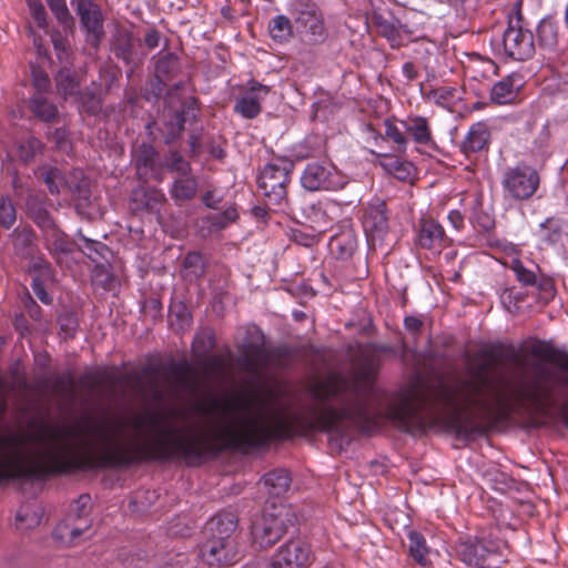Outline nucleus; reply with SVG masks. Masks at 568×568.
<instances>
[{
	"label": "nucleus",
	"mask_w": 568,
	"mask_h": 568,
	"mask_svg": "<svg viewBox=\"0 0 568 568\" xmlns=\"http://www.w3.org/2000/svg\"><path fill=\"white\" fill-rule=\"evenodd\" d=\"M313 404L290 413L273 393L195 402L180 424L160 412L85 417L0 434V481L143 458H199L216 440L254 447L276 435L318 430V381Z\"/></svg>",
	"instance_id": "1"
},
{
	"label": "nucleus",
	"mask_w": 568,
	"mask_h": 568,
	"mask_svg": "<svg viewBox=\"0 0 568 568\" xmlns=\"http://www.w3.org/2000/svg\"><path fill=\"white\" fill-rule=\"evenodd\" d=\"M491 367V355L481 349L468 363L467 379L436 389L414 382L393 399L388 416L409 433L432 426L464 432L475 420L503 418L511 409V399L495 382Z\"/></svg>",
	"instance_id": "2"
},
{
	"label": "nucleus",
	"mask_w": 568,
	"mask_h": 568,
	"mask_svg": "<svg viewBox=\"0 0 568 568\" xmlns=\"http://www.w3.org/2000/svg\"><path fill=\"white\" fill-rule=\"evenodd\" d=\"M236 523L232 516L212 519L207 529L212 538L204 542L200 549L201 558L209 565H233L237 560V550L232 534Z\"/></svg>",
	"instance_id": "3"
},
{
	"label": "nucleus",
	"mask_w": 568,
	"mask_h": 568,
	"mask_svg": "<svg viewBox=\"0 0 568 568\" xmlns=\"http://www.w3.org/2000/svg\"><path fill=\"white\" fill-rule=\"evenodd\" d=\"M294 515L284 504L268 503L252 523L253 542L266 549L277 542L293 524Z\"/></svg>",
	"instance_id": "4"
},
{
	"label": "nucleus",
	"mask_w": 568,
	"mask_h": 568,
	"mask_svg": "<svg viewBox=\"0 0 568 568\" xmlns=\"http://www.w3.org/2000/svg\"><path fill=\"white\" fill-rule=\"evenodd\" d=\"M293 168V163L285 159H277L263 168L257 184L268 203L280 205L286 200Z\"/></svg>",
	"instance_id": "5"
},
{
	"label": "nucleus",
	"mask_w": 568,
	"mask_h": 568,
	"mask_svg": "<svg viewBox=\"0 0 568 568\" xmlns=\"http://www.w3.org/2000/svg\"><path fill=\"white\" fill-rule=\"evenodd\" d=\"M311 561L310 545L301 539H292L277 550L271 561H256L245 568H306Z\"/></svg>",
	"instance_id": "6"
},
{
	"label": "nucleus",
	"mask_w": 568,
	"mask_h": 568,
	"mask_svg": "<svg viewBox=\"0 0 568 568\" xmlns=\"http://www.w3.org/2000/svg\"><path fill=\"white\" fill-rule=\"evenodd\" d=\"M504 192L516 201L530 199L539 186L536 169L527 164H518L508 169L501 180Z\"/></svg>",
	"instance_id": "7"
},
{
	"label": "nucleus",
	"mask_w": 568,
	"mask_h": 568,
	"mask_svg": "<svg viewBox=\"0 0 568 568\" xmlns=\"http://www.w3.org/2000/svg\"><path fill=\"white\" fill-rule=\"evenodd\" d=\"M301 183L308 191L339 190L344 187L346 180L333 165L314 162L306 165Z\"/></svg>",
	"instance_id": "8"
},
{
	"label": "nucleus",
	"mask_w": 568,
	"mask_h": 568,
	"mask_svg": "<svg viewBox=\"0 0 568 568\" xmlns=\"http://www.w3.org/2000/svg\"><path fill=\"white\" fill-rule=\"evenodd\" d=\"M500 542L468 539L456 546V554L469 567L495 568L493 557L500 552Z\"/></svg>",
	"instance_id": "9"
},
{
	"label": "nucleus",
	"mask_w": 568,
	"mask_h": 568,
	"mask_svg": "<svg viewBox=\"0 0 568 568\" xmlns=\"http://www.w3.org/2000/svg\"><path fill=\"white\" fill-rule=\"evenodd\" d=\"M503 48L506 57L524 61L535 51L532 33L523 28L519 20L510 22L503 34Z\"/></svg>",
	"instance_id": "10"
},
{
	"label": "nucleus",
	"mask_w": 568,
	"mask_h": 568,
	"mask_svg": "<svg viewBox=\"0 0 568 568\" xmlns=\"http://www.w3.org/2000/svg\"><path fill=\"white\" fill-rule=\"evenodd\" d=\"M297 29L308 37L312 43L322 42L325 39L323 16L315 4H301L293 11Z\"/></svg>",
	"instance_id": "11"
},
{
	"label": "nucleus",
	"mask_w": 568,
	"mask_h": 568,
	"mask_svg": "<svg viewBox=\"0 0 568 568\" xmlns=\"http://www.w3.org/2000/svg\"><path fill=\"white\" fill-rule=\"evenodd\" d=\"M363 227L368 237L382 239L388 230L386 204L381 199H373L365 207Z\"/></svg>",
	"instance_id": "12"
},
{
	"label": "nucleus",
	"mask_w": 568,
	"mask_h": 568,
	"mask_svg": "<svg viewBox=\"0 0 568 568\" xmlns=\"http://www.w3.org/2000/svg\"><path fill=\"white\" fill-rule=\"evenodd\" d=\"M77 12L87 30V41L97 48L103 34L100 9L90 0H78Z\"/></svg>",
	"instance_id": "13"
},
{
	"label": "nucleus",
	"mask_w": 568,
	"mask_h": 568,
	"mask_svg": "<svg viewBox=\"0 0 568 568\" xmlns=\"http://www.w3.org/2000/svg\"><path fill=\"white\" fill-rule=\"evenodd\" d=\"M270 93V88L251 81L245 93L236 101L234 111L246 119H254L261 113V101Z\"/></svg>",
	"instance_id": "14"
},
{
	"label": "nucleus",
	"mask_w": 568,
	"mask_h": 568,
	"mask_svg": "<svg viewBox=\"0 0 568 568\" xmlns=\"http://www.w3.org/2000/svg\"><path fill=\"white\" fill-rule=\"evenodd\" d=\"M372 23L377 33L384 37L393 48L402 47L409 39L408 30L395 18H386L381 13H374Z\"/></svg>",
	"instance_id": "15"
},
{
	"label": "nucleus",
	"mask_w": 568,
	"mask_h": 568,
	"mask_svg": "<svg viewBox=\"0 0 568 568\" xmlns=\"http://www.w3.org/2000/svg\"><path fill=\"white\" fill-rule=\"evenodd\" d=\"M523 78L511 73L496 82L490 89V101L497 105L511 104L516 101Z\"/></svg>",
	"instance_id": "16"
},
{
	"label": "nucleus",
	"mask_w": 568,
	"mask_h": 568,
	"mask_svg": "<svg viewBox=\"0 0 568 568\" xmlns=\"http://www.w3.org/2000/svg\"><path fill=\"white\" fill-rule=\"evenodd\" d=\"M515 399L538 414H545L550 406L549 390L540 383H534L531 386L518 390L515 394Z\"/></svg>",
	"instance_id": "17"
},
{
	"label": "nucleus",
	"mask_w": 568,
	"mask_h": 568,
	"mask_svg": "<svg viewBox=\"0 0 568 568\" xmlns=\"http://www.w3.org/2000/svg\"><path fill=\"white\" fill-rule=\"evenodd\" d=\"M445 237L443 226L433 219H423L416 235L417 244L427 250H440Z\"/></svg>",
	"instance_id": "18"
},
{
	"label": "nucleus",
	"mask_w": 568,
	"mask_h": 568,
	"mask_svg": "<svg viewBox=\"0 0 568 568\" xmlns=\"http://www.w3.org/2000/svg\"><path fill=\"white\" fill-rule=\"evenodd\" d=\"M91 527L90 520L77 523L69 517L61 521L54 529L53 536L57 540L65 546L77 545L82 535H84Z\"/></svg>",
	"instance_id": "19"
},
{
	"label": "nucleus",
	"mask_w": 568,
	"mask_h": 568,
	"mask_svg": "<svg viewBox=\"0 0 568 568\" xmlns=\"http://www.w3.org/2000/svg\"><path fill=\"white\" fill-rule=\"evenodd\" d=\"M490 139V132L487 124L484 122H477L473 124L462 144V151L467 156L473 153H477L487 148Z\"/></svg>",
	"instance_id": "20"
},
{
	"label": "nucleus",
	"mask_w": 568,
	"mask_h": 568,
	"mask_svg": "<svg viewBox=\"0 0 568 568\" xmlns=\"http://www.w3.org/2000/svg\"><path fill=\"white\" fill-rule=\"evenodd\" d=\"M405 133L419 145L433 146L434 140L430 125L424 116H412L403 122Z\"/></svg>",
	"instance_id": "21"
},
{
	"label": "nucleus",
	"mask_w": 568,
	"mask_h": 568,
	"mask_svg": "<svg viewBox=\"0 0 568 568\" xmlns=\"http://www.w3.org/2000/svg\"><path fill=\"white\" fill-rule=\"evenodd\" d=\"M331 253L339 260H347L353 256L357 247L355 233L347 229L331 237L328 243Z\"/></svg>",
	"instance_id": "22"
},
{
	"label": "nucleus",
	"mask_w": 568,
	"mask_h": 568,
	"mask_svg": "<svg viewBox=\"0 0 568 568\" xmlns=\"http://www.w3.org/2000/svg\"><path fill=\"white\" fill-rule=\"evenodd\" d=\"M199 183L193 174L176 176L170 187V195L178 204L191 201L197 193Z\"/></svg>",
	"instance_id": "23"
},
{
	"label": "nucleus",
	"mask_w": 568,
	"mask_h": 568,
	"mask_svg": "<svg viewBox=\"0 0 568 568\" xmlns=\"http://www.w3.org/2000/svg\"><path fill=\"white\" fill-rule=\"evenodd\" d=\"M174 387L183 396H195L199 392L197 373L190 367H183L174 371Z\"/></svg>",
	"instance_id": "24"
},
{
	"label": "nucleus",
	"mask_w": 568,
	"mask_h": 568,
	"mask_svg": "<svg viewBox=\"0 0 568 568\" xmlns=\"http://www.w3.org/2000/svg\"><path fill=\"white\" fill-rule=\"evenodd\" d=\"M537 41L547 50L556 49L559 41V23L554 18H544L537 27Z\"/></svg>",
	"instance_id": "25"
},
{
	"label": "nucleus",
	"mask_w": 568,
	"mask_h": 568,
	"mask_svg": "<svg viewBox=\"0 0 568 568\" xmlns=\"http://www.w3.org/2000/svg\"><path fill=\"white\" fill-rule=\"evenodd\" d=\"M264 486L270 496L278 497L286 493L291 486V476L285 469H275L265 474Z\"/></svg>",
	"instance_id": "26"
},
{
	"label": "nucleus",
	"mask_w": 568,
	"mask_h": 568,
	"mask_svg": "<svg viewBox=\"0 0 568 568\" xmlns=\"http://www.w3.org/2000/svg\"><path fill=\"white\" fill-rule=\"evenodd\" d=\"M268 33L276 42L283 43L288 41L294 34L290 18L284 14L274 17L268 23Z\"/></svg>",
	"instance_id": "27"
},
{
	"label": "nucleus",
	"mask_w": 568,
	"mask_h": 568,
	"mask_svg": "<svg viewBox=\"0 0 568 568\" xmlns=\"http://www.w3.org/2000/svg\"><path fill=\"white\" fill-rule=\"evenodd\" d=\"M408 538V551L410 557L419 565H427L428 547L424 536L416 531L409 530L407 534Z\"/></svg>",
	"instance_id": "28"
},
{
	"label": "nucleus",
	"mask_w": 568,
	"mask_h": 568,
	"mask_svg": "<svg viewBox=\"0 0 568 568\" xmlns=\"http://www.w3.org/2000/svg\"><path fill=\"white\" fill-rule=\"evenodd\" d=\"M47 248L54 255L67 254L72 251V243L68 236L58 227L49 231L44 235Z\"/></svg>",
	"instance_id": "29"
},
{
	"label": "nucleus",
	"mask_w": 568,
	"mask_h": 568,
	"mask_svg": "<svg viewBox=\"0 0 568 568\" xmlns=\"http://www.w3.org/2000/svg\"><path fill=\"white\" fill-rule=\"evenodd\" d=\"M40 175L52 194H58L63 189L72 190V185L68 183L64 174L58 168L43 166L40 169Z\"/></svg>",
	"instance_id": "30"
},
{
	"label": "nucleus",
	"mask_w": 568,
	"mask_h": 568,
	"mask_svg": "<svg viewBox=\"0 0 568 568\" xmlns=\"http://www.w3.org/2000/svg\"><path fill=\"white\" fill-rule=\"evenodd\" d=\"M42 509L40 507L23 506L16 516L17 527L20 529H31L37 527L42 519Z\"/></svg>",
	"instance_id": "31"
},
{
	"label": "nucleus",
	"mask_w": 568,
	"mask_h": 568,
	"mask_svg": "<svg viewBox=\"0 0 568 568\" xmlns=\"http://www.w3.org/2000/svg\"><path fill=\"white\" fill-rule=\"evenodd\" d=\"M133 158L135 161V165L140 174H144L148 169H152L155 159H156V151L155 149L150 144H141L134 150Z\"/></svg>",
	"instance_id": "32"
},
{
	"label": "nucleus",
	"mask_w": 568,
	"mask_h": 568,
	"mask_svg": "<svg viewBox=\"0 0 568 568\" xmlns=\"http://www.w3.org/2000/svg\"><path fill=\"white\" fill-rule=\"evenodd\" d=\"M31 110L36 116L43 121H51L57 115V108L41 94L33 95L30 100Z\"/></svg>",
	"instance_id": "33"
},
{
	"label": "nucleus",
	"mask_w": 568,
	"mask_h": 568,
	"mask_svg": "<svg viewBox=\"0 0 568 568\" xmlns=\"http://www.w3.org/2000/svg\"><path fill=\"white\" fill-rule=\"evenodd\" d=\"M535 268H537L536 265L526 267L518 257H513L510 261V270L515 273L517 281L525 286H532L537 283Z\"/></svg>",
	"instance_id": "34"
},
{
	"label": "nucleus",
	"mask_w": 568,
	"mask_h": 568,
	"mask_svg": "<svg viewBox=\"0 0 568 568\" xmlns=\"http://www.w3.org/2000/svg\"><path fill=\"white\" fill-rule=\"evenodd\" d=\"M92 501L89 495H81L77 500L71 504L69 519L77 523H83L88 519V515L91 510Z\"/></svg>",
	"instance_id": "35"
},
{
	"label": "nucleus",
	"mask_w": 568,
	"mask_h": 568,
	"mask_svg": "<svg viewBox=\"0 0 568 568\" xmlns=\"http://www.w3.org/2000/svg\"><path fill=\"white\" fill-rule=\"evenodd\" d=\"M114 53L126 64L134 62L133 43L129 33H120L114 42Z\"/></svg>",
	"instance_id": "36"
},
{
	"label": "nucleus",
	"mask_w": 568,
	"mask_h": 568,
	"mask_svg": "<svg viewBox=\"0 0 568 568\" xmlns=\"http://www.w3.org/2000/svg\"><path fill=\"white\" fill-rule=\"evenodd\" d=\"M237 219V211L234 206H230L222 213L209 215L205 220L210 224L211 231H220Z\"/></svg>",
	"instance_id": "37"
},
{
	"label": "nucleus",
	"mask_w": 568,
	"mask_h": 568,
	"mask_svg": "<svg viewBox=\"0 0 568 568\" xmlns=\"http://www.w3.org/2000/svg\"><path fill=\"white\" fill-rule=\"evenodd\" d=\"M57 87L59 93L63 95L65 99L69 97H75L79 92V83L67 70H62L58 73Z\"/></svg>",
	"instance_id": "38"
},
{
	"label": "nucleus",
	"mask_w": 568,
	"mask_h": 568,
	"mask_svg": "<svg viewBox=\"0 0 568 568\" xmlns=\"http://www.w3.org/2000/svg\"><path fill=\"white\" fill-rule=\"evenodd\" d=\"M549 362L556 365L562 373V383L568 386V354L559 351H554L549 357ZM562 415L566 425L568 426V403L562 407Z\"/></svg>",
	"instance_id": "39"
},
{
	"label": "nucleus",
	"mask_w": 568,
	"mask_h": 568,
	"mask_svg": "<svg viewBox=\"0 0 568 568\" xmlns=\"http://www.w3.org/2000/svg\"><path fill=\"white\" fill-rule=\"evenodd\" d=\"M17 220L16 207L9 196L0 197V225L4 229L13 226Z\"/></svg>",
	"instance_id": "40"
},
{
	"label": "nucleus",
	"mask_w": 568,
	"mask_h": 568,
	"mask_svg": "<svg viewBox=\"0 0 568 568\" xmlns=\"http://www.w3.org/2000/svg\"><path fill=\"white\" fill-rule=\"evenodd\" d=\"M538 237L545 243H555L560 236V225L555 219H547L539 225Z\"/></svg>",
	"instance_id": "41"
},
{
	"label": "nucleus",
	"mask_w": 568,
	"mask_h": 568,
	"mask_svg": "<svg viewBox=\"0 0 568 568\" xmlns=\"http://www.w3.org/2000/svg\"><path fill=\"white\" fill-rule=\"evenodd\" d=\"M166 168L176 173V176L186 175L191 173V165L178 152H171L165 160Z\"/></svg>",
	"instance_id": "42"
},
{
	"label": "nucleus",
	"mask_w": 568,
	"mask_h": 568,
	"mask_svg": "<svg viewBox=\"0 0 568 568\" xmlns=\"http://www.w3.org/2000/svg\"><path fill=\"white\" fill-rule=\"evenodd\" d=\"M30 212L34 223L42 230L43 235L57 227L53 219L45 209L41 206L30 207Z\"/></svg>",
	"instance_id": "43"
},
{
	"label": "nucleus",
	"mask_w": 568,
	"mask_h": 568,
	"mask_svg": "<svg viewBox=\"0 0 568 568\" xmlns=\"http://www.w3.org/2000/svg\"><path fill=\"white\" fill-rule=\"evenodd\" d=\"M30 14L40 29L48 28L47 11L41 0H26Z\"/></svg>",
	"instance_id": "44"
},
{
	"label": "nucleus",
	"mask_w": 568,
	"mask_h": 568,
	"mask_svg": "<svg viewBox=\"0 0 568 568\" xmlns=\"http://www.w3.org/2000/svg\"><path fill=\"white\" fill-rule=\"evenodd\" d=\"M42 143L34 136H29L19 144L20 158L28 162L41 150Z\"/></svg>",
	"instance_id": "45"
},
{
	"label": "nucleus",
	"mask_w": 568,
	"mask_h": 568,
	"mask_svg": "<svg viewBox=\"0 0 568 568\" xmlns=\"http://www.w3.org/2000/svg\"><path fill=\"white\" fill-rule=\"evenodd\" d=\"M484 478L495 490H504L509 480L507 474L498 470L495 467L486 470Z\"/></svg>",
	"instance_id": "46"
},
{
	"label": "nucleus",
	"mask_w": 568,
	"mask_h": 568,
	"mask_svg": "<svg viewBox=\"0 0 568 568\" xmlns=\"http://www.w3.org/2000/svg\"><path fill=\"white\" fill-rule=\"evenodd\" d=\"M32 85L38 94L47 92L50 89V79L48 74L38 65H31Z\"/></svg>",
	"instance_id": "47"
},
{
	"label": "nucleus",
	"mask_w": 568,
	"mask_h": 568,
	"mask_svg": "<svg viewBox=\"0 0 568 568\" xmlns=\"http://www.w3.org/2000/svg\"><path fill=\"white\" fill-rule=\"evenodd\" d=\"M385 135L392 140L399 150L405 151L407 148L408 140L405 135V132H402L400 129L392 122L385 123Z\"/></svg>",
	"instance_id": "48"
},
{
	"label": "nucleus",
	"mask_w": 568,
	"mask_h": 568,
	"mask_svg": "<svg viewBox=\"0 0 568 568\" xmlns=\"http://www.w3.org/2000/svg\"><path fill=\"white\" fill-rule=\"evenodd\" d=\"M48 4L59 22L67 24L71 21L65 0H48Z\"/></svg>",
	"instance_id": "49"
},
{
	"label": "nucleus",
	"mask_w": 568,
	"mask_h": 568,
	"mask_svg": "<svg viewBox=\"0 0 568 568\" xmlns=\"http://www.w3.org/2000/svg\"><path fill=\"white\" fill-rule=\"evenodd\" d=\"M453 95H454V92L452 89L439 88V89L432 90L428 93V99L438 105L447 106L449 104L450 100L453 99Z\"/></svg>",
	"instance_id": "50"
},
{
	"label": "nucleus",
	"mask_w": 568,
	"mask_h": 568,
	"mask_svg": "<svg viewBox=\"0 0 568 568\" xmlns=\"http://www.w3.org/2000/svg\"><path fill=\"white\" fill-rule=\"evenodd\" d=\"M390 171L396 179L404 181L413 174L414 166L409 162H400L395 160L390 163Z\"/></svg>",
	"instance_id": "51"
},
{
	"label": "nucleus",
	"mask_w": 568,
	"mask_h": 568,
	"mask_svg": "<svg viewBox=\"0 0 568 568\" xmlns=\"http://www.w3.org/2000/svg\"><path fill=\"white\" fill-rule=\"evenodd\" d=\"M184 121L185 119L183 113L175 112L172 121L168 124L170 129L166 142H171V140L175 139L181 133V131L183 130Z\"/></svg>",
	"instance_id": "52"
},
{
	"label": "nucleus",
	"mask_w": 568,
	"mask_h": 568,
	"mask_svg": "<svg viewBox=\"0 0 568 568\" xmlns=\"http://www.w3.org/2000/svg\"><path fill=\"white\" fill-rule=\"evenodd\" d=\"M31 267L34 272H38L37 277H39V278L50 280L52 277L51 266L43 258L34 260Z\"/></svg>",
	"instance_id": "53"
},
{
	"label": "nucleus",
	"mask_w": 568,
	"mask_h": 568,
	"mask_svg": "<svg viewBox=\"0 0 568 568\" xmlns=\"http://www.w3.org/2000/svg\"><path fill=\"white\" fill-rule=\"evenodd\" d=\"M73 387H74L73 379L70 376L60 377L57 381L55 386H54L57 392H59L65 396H69V397H73Z\"/></svg>",
	"instance_id": "54"
},
{
	"label": "nucleus",
	"mask_w": 568,
	"mask_h": 568,
	"mask_svg": "<svg viewBox=\"0 0 568 568\" xmlns=\"http://www.w3.org/2000/svg\"><path fill=\"white\" fill-rule=\"evenodd\" d=\"M555 349L547 346L542 342H537L531 346L530 353L535 357H539L541 359L549 362V357L552 355Z\"/></svg>",
	"instance_id": "55"
},
{
	"label": "nucleus",
	"mask_w": 568,
	"mask_h": 568,
	"mask_svg": "<svg viewBox=\"0 0 568 568\" xmlns=\"http://www.w3.org/2000/svg\"><path fill=\"white\" fill-rule=\"evenodd\" d=\"M42 278L34 277L32 281V290L34 295L44 304L51 303V297L47 293L43 284L41 283Z\"/></svg>",
	"instance_id": "56"
},
{
	"label": "nucleus",
	"mask_w": 568,
	"mask_h": 568,
	"mask_svg": "<svg viewBox=\"0 0 568 568\" xmlns=\"http://www.w3.org/2000/svg\"><path fill=\"white\" fill-rule=\"evenodd\" d=\"M404 325L408 332L415 334L422 328L423 321L417 316H406L404 320Z\"/></svg>",
	"instance_id": "57"
},
{
	"label": "nucleus",
	"mask_w": 568,
	"mask_h": 568,
	"mask_svg": "<svg viewBox=\"0 0 568 568\" xmlns=\"http://www.w3.org/2000/svg\"><path fill=\"white\" fill-rule=\"evenodd\" d=\"M160 42V34L155 30H150L144 37V43L149 49H155Z\"/></svg>",
	"instance_id": "58"
},
{
	"label": "nucleus",
	"mask_w": 568,
	"mask_h": 568,
	"mask_svg": "<svg viewBox=\"0 0 568 568\" xmlns=\"http://www.w3.org/2000/svg\"><path fill=\"white\" fill-rule=\"evenodd\" d=\"M402 73L408 81L415 80L418 77V71L415 64L412 62H406L403 64Z\"/></svg>",
	"instance_id": "59"
},
{
	"label": "nucleus",
	"mask_w": 568,
	"mask_h": 568,
	"mask_svg": "<svg viewBox=\"0 0 568 568\" xmlns=\"http://www.w3.org/2000/svg\"><path fill=\"white\" fill-rule=\"evenodd\" d=\"M173 316L181 321V327L190 324V315L184 306H180L179 312L171 310V317Z\"/></svg>",
	"instance_id": "60"
},
{
	"label": "nucleus",
	"mask_w": 568,
	"mask_h": 568,
	"mask_svg": "<svg viewBox=\"0 0 568 568\" xmlns=\"http://www.w3.org/2000/svg\"><path fill=\"white\" fill-rule=\"evenodd\" d=\"M448 220L456 230L460 229L464 223L463 215L458 211H450L448 214Z\"/></svg>",
	"instance_id": "61"
},
{
	"label": "nucleus",
	"mask_w": 568,
	"mask_h": 568,
	"mask_svg": "<svg viewBox=\"0 0 568 568\" xmlns=\"http://www.w3.org/2000/svg\"><path fill=\"white\" fill-rule=\"evenodd\" d=\"M200 343H203L205 348H211L213 346L212 335L209 333L205 336H197L194 341V346L197 347Z\"/></svg>",
	"instance_id": "62"
},
{
	"label": "nucleus",
	"mask_w": 568,
	"mask_h": 568,
	"mask_svg": "<svg viewBox=\"0 0 568 568\" xmlns=\"http://www.w3.org/2000/svg\"><path fill=\"white\" fill-rule=\"evenodd\" d=\"M203 202L209 207H215L216 202L213 200V194L207 192L203 196Z\"/></svg>",
	"instance_id": "63"
},
{
	"label": "nucleus",
	"mask_w": 568,
	"mask_h": 568,
	"mask_svg": "<svg viewBox=\"0 0 568 568\" xmlns=\"http://www.w3.org/2000/svg\"><path fill=\"white\" fill-rule=\"evenodd\" d=\"M546 158H547V152H546V150L540 149V150H539V153H538V155H537V158H536V160H535V162H536V163H540V164H542V163L545 162Z\"/></svg>",
	"instance_id": "64"
}]
</instances>
